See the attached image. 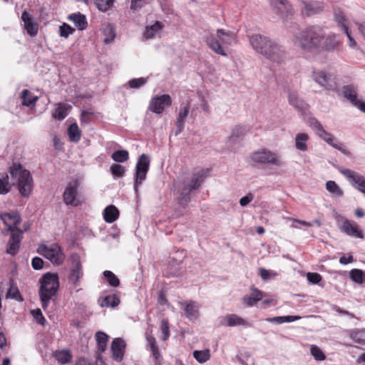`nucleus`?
I'll return each mask as SVG.
<instances>
[{
    "label": "nucleus",
    "mask_w": 365,
    "mask_h": 365,
    "mask_svg": "<svg viewBox=\"0 0 365 365\" xmlns=\"http://www.w3.org/2000/svg\"><path fill=\"white\" fill-rule=\"evenodd\" d=\"M324 39V30L319 26H309L297 33L293 38L294 46L304 52L319 51Z\"/></svg>",
    "instance_id": "nucleus-1"
},
{
    "label": "nucleus",
    "mask_w": 365,
    "mask_h": 365,
    "mask_svg": "<svg viewBox=\"0 0 365 365\" xmlns=\"http://www.w3.org/2000/svg\"><path fill=\"white\" fill-rule=\"evenodd\" d=\"M209 170L202 169L194 173L188 182L179 181L176 183V189L179 194L178 202L182 207H186L190 201V193L192 190L198 189L208 176Z\"/></svg>",
    "instance_id": "nucleus-2"
},
{
    "label": "nucleus",
    "mask_w": 365,
    "mask_h": 365,
    "mask_svg": "<svg viewBox=\"0 0 365 365\" xmlns=\"http://www.w3.org/2000/svg\"><path fill=\"white\" fill-rule=\"evenodd\" d=\"M205 41L214 52L222 56H227L225 48L235 44L237 38L232 31L220 29L216 33L207 35Z\"/></svg>",
    "instance_id": "nucleus-3"
},
{
    "label": "nucleus",
    "mask_w": 365,
    "mask_h": 365,
    "mask_svg": "<svg viewBox=\"0 0 365 365\" xmlns=\"http://www.w3.org/2000/svg\"><path fill=\"white\" fill-rule=\"evenodd\" d=\"M9 173L19 191L23 197H29L33 190V180L30 172L22 168L18 163H14L9 168Z\"/></svg>",
    "instance_id": "nucleus-4"
},
{
    "label": "nucleus",
    "mask_w": 365,
    "mask_h": 365,
    "mask_svg": "<svg viewBox=\"0 0 365 365\" xmlns=\"http://www.w3.org/2000/svg\"><path fill=\"white\" fill-rule=\"evenodd\" d=\"M39 297L43 309H46L51 298L56 295L58 287L59 280L57 274L46 273L40 279Z\"/></svg>",
    "instance_id": "nucleus-5"
},
{
    "label": "nucleus",
    "mask_w": 365,
    "mask_h": 365,
    "mask_svg": "<svg viewBox=\"0 0 365 365\" xmlns=\"http://www.w3.org/2000/svg\"><path fill=\"white\" fill-rule=\"evenodd\" d=\"M252 165H272L280 167L284 165L282 157L278 153L272 152L267 148H260L250 154Z\"/></svg>",
    "instance_id": "nucleus-6"
},
{
    "label": "nucleus",
    "mask_w": 365,
    "mask_h": 365,
    "mask_svg": "<svg viewBox=\"0 0 365 365\" xmlns=\"http://www.w3.org/2000/svg\"><path fill=\"white\" fill-rule=\"evenodd\" d=\"M37 252L54 264H61L65 259L63 250L57 243L51 245L42 244L38 247Z\"/></svg>",
    "instance_id": "nucleus-7"
},
{
    "label": "nucleus",
    "mask_w": 365,
    "mask_h": 365,
    "mask_svg": "<svg viewBox=\"0 0 365 365\" xmlns=\"http://www.w3.org/2000/svg\"><path fill=\"white\" fill-rule=\"evenodd\" d=\"M150 160L148 155L142 154L139 156L135 173L134 190L136 194L138 193L139 186L146 179L149 170Z\"/></svg>",
    "instance_id": "nucleus-8"
},
{
    "label": "nucleus",
    "mask_w": 365,
    "mask_h": 365,
    "mask_svg": "<svg viewBox=\"0 0 365 365\" xmlns=\"http://www.w3.org/2000/svg\"><path fill=\"white\" fill-rule=\"evenodd\" d=\"M312 78L325 90L336 91L337 89L336 77L325 71L314 70L312 72Z\"/></svg>",
    "instance_id": "nucleus-9"
},
{
    "label": "nucleus",
    "mask_w": 365,
    "mask_h": 365,
    "mask_svg": "<svg viewBox=\"0 0 365 365\" xmlns=\"http://www.w3.org/2000/svg\"><path fill=\"white\" fill-rule=\"evenodd\" d=\"M79 183L77 180L70 182L65 188L63 194V202L67 205L78 206L81 201L78 196Z\"/></svg>",
    "instance_id": "nucleus-10"
},
{
    "label": "nucleus",
    "mask_w": 365,
    "mask_h": 365,
    "mask_svg": "<svg viewBox=\"0 0 365 365\" xmlns=\"http://www.w3.org/2000/svg\"><path fill=\"white\" fill-rule=\"evenodd\" d=\"M341 220V223L339 220H337L339 230L347 235L348 236L363 239L364 234L359 229V226L354 222L350 221L344 217H340Z\"/></svg>",
    "instance_id": "nucleus-11"
},
{
    "label": "nucleus",
    "mask_w": 365,
    "mask_h": 365,
    "mask_svg": "<svg viewBox=\"0 0 365 365\" xmlns=\"http://www.w3.org/2000/svg\"><path fill=\"white\" fill-rule=\"evenodd\" d=\"M171 104V97L168 94H163L153 97L150 101L148 108L154 113L161 114L165 108Z\"/></svg>",
    "instance_id": "nucleus-12"
},
{
    "label": "nucleus",
    "mask_w": 365,
    "mask_h": 365,
    "mask_svg": "<svg viewBox=\"0 0 365 365\" xmlns=\"http://www.w3.org/2000/svg\"><path fill=\"white\" fill-rule=\"evenodd\" d=\"M249 39L252 48L257 52L263 56L264 54H267V50L271 46V43H272L269 38L259 34H255L250 36Z\"/></svg>",
    "instance_id": "nucleus-13"
},
{
    "label": "nucleus",
    "mask_w": 365,
    "mask_h": 365,
    "mask_svg": "<svg viewBox=\"0 0 365 365\" xmlns=\"http://www.w3.org/2000/svg\"><path fill=\"white\" fill-rule=\"evenodd\" d=\"M267 52V54H264V56L274 63H282L286 58V53L283 48L274 41Z\"/></svg>",
    "instance_id": "nucleus-14"
},
{
    "label": "nucleus",
    "mask_w": 365,
    "mask_h": 365,
    "mask_svg": "<svg viewBox=\"0 0 365 365\" xmlns=\"http://www.w3.org/2000/svg\"><path fill=\"white\" fill-rule=\"evenodd\" d=\"M71 273L69 274V280L76 286L83 276L82 266L80 257L78 255H72L71 256Z\"/></svg>",
    "instance_id": "nucleus-15"
},
{
    "label": "nucleus",
    "mask_w": 365,
    "mask_h": 365,
    "mask_svg": "<svg viewBox=\"0 0 365 365\" xmlns=\"http://www.w3.org/2000/svg\"><path fill=\"white\" fill-rule=\"evenodd\" d=\"M0 222H2L11 232L20 230L17 226L21 222V217L17 212H7L0 215Z\"/></svg>",
    "instance_id": "nucleus-16"
},
{
    "label": "nucleus",
    "mask_w": 365,
    "mask_h": 365,
    "mask_svg": "<svg viewBox=\"0 0 365 365\" xmlns=\"http://www.w3.org/2000/svg\"><path fill=\"white\" fill-rule=\"evenodd\" d=\"M339 170L347 179L351 186L356 190L365 180V178L362 175L351 169L340 168Z\"/></svg>",
    "instance_id": "nucleus-17"
},
{
    "label": "nucleus",
    "mask_w": 365,
    "mask_h": 365,
    "mask_svg": "<svg viewBox=\"0 0 365 365\" xmlns=\"http://www.w3.org/2000/svg\"><path fill=\"white\" fill-rule=\"evenodd\" d=\"M22 238L23 231L17 230L11 232L6 252L10 255H15L19 252Z\"/></svg>",
    "instance_id": "nucleus-18"
},
{
    "label": "nucleus",
    "mask_w": 365,
    "mask_h": 365,
    "mask_svg": "<svg viewBox=\"0 0 365 365\" xmlns=\"http://www.w3.org/2000/svg\"><path fill=\"white\" fill-rule=\"evenodd\" d=\"M180 307L184 310L187 319L190 321L196 319L199 316V305L192 300L180 302Z\"/></svg>",
    "instance_id": "nucleus-19"
},
{
    "label": "nucleus",
    "mask_w": 365,
    "mask_h": 365,
    "mask_svg": "<svg viewBox=\"0 0 365 365\" xmlns=\"http://www.w3.org/2000/svg\"><path fill=\"white\" fill-rule=\"evenodd\" d=\"M318 136L323 139L331 147L341 152L343 154L346 155H349V151L347 150L346 146L342 143L337 141L331 133H328L324 129L321 130V133L318 135Z\"/></svg>",
    "instance_id": "nucleus-20"
},
{
    "label": "nucleus",
    "mask_w": 365,
    "mask_h": 365,
    "mask_svg": "<svg viewBox=\"0 0 365 365\" xmlns=\"http://www.w3.org/2000/svg\"><path fill=\"white\" fill-rule=\"evenodd\" d=\"M274 11L282 18L292 14V8L287 0H269Z\"/></svg>",
    "instance_id": "nucleus-21"
},
{
    "label": "nucleus",
    "mask_w": 365,
    "mask_h": 365,
    "mask_svg": "<svg viewBox=\"0 0 365 365\" xmlns=\"http://www.w3.org/2000/svg\"><path fill=\"white\" fill-rule=\"evenodd\" d=\"M341 42L335 34L324 35V39L322 42L319 51H334L340 46Z\"/></svg>",
    "instance_id": "nucleus-22"
},
{
    "label": "nucleus",
    "mask_w": 365,
    "mask_h": 365,
    "mask_svg": "<svg viewBox=\"0 0 365 365\" xmlns=\"http://www.w3.org/2000/svg\"><path fill=\"white\" fill-rule=\"evenodd\" d=\"M125 349V343L120 338H115L111 344L113 358L115 361L120 362L123 360Z\"/></svg>",
    "instance_id": "nucleus-23"
},
{
    "label": "nucleus",
    "mask_w": 365,
    "mask_h": 365,
    "mask_svg": "<svg viewBox=\"0 0 365 365\" xmlns=\"http://www.w3.org/2000/svg\"><path fill=\"white\" fill-rule=\"evenodd\" d=\"M21 20L24 24V29L31 36H35L38 30V24L34 21L32 15L24 11L21 14Z\"/></svg>",
    "instance_id": "nucleus-24"
},
{
    "label": "nucleus",
    "mask_w": 365,
    "mask_h": 365,
    "mask_svg": "<svg viewBox=\"0 0 365 365\" xmlns=\"http://www.w3.org/2000/svg\"><path fill=\"white\" fill-rule=\"evenodd\" d=\"M302 13L306 16L318 14L324 9V4L319 1H302Z\"/></svg>",
    "instance_id": "nucleus-25"
},
{
    "label": "nucleus",
    "mask_w": 365,
    "mask_h": 365,
    "mask_svg": "<svg viewBox=\"0 0 365 365\" xmlns=\"http://www.w3.org/2000/svg\"><path fill=\"white\" fill-rule=\"evenodd\" d=\"M190 112V106L189 104H183L182 103L180 106V110L178 113V115L177 117L176 121H175V126H176V130H175V135H179L184 128V123L185 118L187 117Z\"/></svg>",
    "instance_id": "nucleus-26"
},
{
    "label": "nucleus",
    "mask_w": 365,
    "mask_h": 365,
    "mask_svg": "<svg viewBox=\"0 0 365 365\" xmlns=\"http://www.w3.org/2000/svg\"><path fill=\"white\" fill-rule=\"evenodd\" d=\"M289 103L302 114L306 113L309 106L294 92H290L288 95Z\"/></svg>",
    "instance_id": "nucleus-27"
},
{
    "label": "nucleus",
    "mask_w": 365,
    "mask_h": 365,
    "mask_svg": "<svg viewBox=\"0 0 365 365\" xmlns=\"http://www.w3.org/2000/svg\"><path fill=\"white\" fill-rule=\"evenodd\" d=\"M223 324L228 327L242 326L245 327H251L250 323L246 319L235 314H227L223 318Z\"/></svg>",
    "instance_id": "nucleus-28"
},
{
    "label": "nucleus",
    "mask_w": 365,
    "mask_h": 365,
    "mask_svg": "<svg viewBox=\"0 0 365 365\" xmlns=\"http://www.w3.org/2000/svg\"><path fill=\"white\" fill-rule=\"evenodd\" d=\"M264 294L257 289H252L250 295H246L242 298V302L247 307H253L257 302L261 301Z\"/></svg>",
    "instance_id": "nucleus-29"
},
{
    "label": "nucleus",
    "mask_w": 365,
    "mask_h": 365,
    "mask_svg": "<svg viewBox=\"0 0 365 365\" xmlns=\"http://www.w3.org/2000/svg\"><path fill=\"white\" fill-rule=\"evenodd\" d=\"M120 303L119 297L115 294H110L100 297L98 304L101 307H115Z\"/></svg>",
    "instance_id": "nucleus-30"
},
{
    "label": "nucleus",
    "mask_w": 365,
    "mask_h": 365,
    "mask_svg": "<svg viewBox=\"0 0 365 365\" xmlns=\"http://www.w3.org/2000/svg\"><path fill=\"white\" fill-rule=\"evenodd\" d=\"M295 147L302 152H305L308 150L307 143L309 140V136L307 133H299L295 136Z\"/></svg>",
    "instance_id": "nucleus-31"
},
{
    "label": "nucleus",
    "mask_w": 365,
    "mask_h": 365,
    "mask_svg": "<svg viewBox=\"0 0 365 365\" xmlns=\"http://www.w3.org/2000/svg\"><path fill=\"white\" fill-rule=\"evenodd\" d=\"M68 19L73 21L79 30H84L87 27L88 22L86 17L84 14H82L80 12L69 15Z\"/></svg>",
    "instance_id": "nucleus-32"
},
{
    "label": "nucleus",
    "mask_w": 365,
    "mask_h": 365,
    "mask_svg": "<svg viewBox=\"0 0 365 365\" xmlns=\"http://www.w3.org/2000/svg\"><path fill=\"white\" fill-rule=\"evenodd\" d=\"M119 216V211L114 205L106 207L103 211V218L106 222L112 223L115 222Z\"/></svg>",
    "instance_id": "nucleus-33"
},
{
    "label": "nucleus",
    "mask_w": 365,
    "mask_h": 365,
    "mask_svg": "<svg viewBox=\"0 0 365 365\" xmlns=\"http://www.w3.org/2000/svg\"><path fill=\"white\" fill-rule=\"evenodd\" d=\"M71 106L66 103H58L53 113V117L57 120H63L68 114Z\"/></svg>",
    "instance_id": "nucleus-34"
},
{
    "label": "nucleus",
    "mask_w": 365,
    "mask_h": 365,
    "mask_svg": "<svg viewBox=\"0 0 365 365\" xmlns=\"http://www.w3.org/2000/svg\"><path fill=\"white\" fill-rule=\"evenodd\" d=\"M342 91L344 96L353 105L357 103V89L353 85L344 86L342 88Z\"/></svg>",
    "instance_id": "nucleus-35"
},
{
    "label": "nucleus",
    "mask_w": 365,
    "mask_h": 365,
    "mask_svg": "<svg viewBox=\"0 0 365 365\" xmlns=\"http://www.w3.org/2000/svg\"><path fill=\"white\" fill-rule=\"evenodd\" d=\"M163 29V24L160 21H155L154 24L147 26L143 37L145 39H150L158 34Z\"/></svg>",
    "instance_id": "nucleus-36"
},
{
    "label": "nucleus",
    "mask_w": 365,
    "mask_h": 365,
    "mask_svg": "<svg viewBox=\"0 0 365 365\" xmlns=\"http://www.w3.org/2000/svg\"><path fill=\"white\" fill-rule=\"evenodd\" d=\"M53 357L61 364H68L72 359V354L68 350L63 349L53 352Z\"/></svg>",
    "instance_id": "nucleus-37"
},
{
    "label": "nucleus",
    "mask_w": 365,
    "mask_h": 365,
    "mask_svg": "<svg viewBox=\"0 0 365 365\" xmlns=\"http://www.w3.org/2000/svg\"><path fill=\"white\" fill-rule=\"evenodd\" d=\"M96 340L98 350L101 352L105 351L107 348L108 336L106 333L99 331L96 333Z\"/></svg>",
    "instance_id": "nucleus-38"
},
{
    "label": "nucleus",
    "mask_w": 365,
    "mask_h": 365,
    "mask_svg": "<svg viewBox=\"0 0 365 365\" xmlns=\"http://www.w3.org/2000/svg\"><path fill=\"white\" fill-rule=\"evenodd\" d=\"M334 18L336 23L339 26L341 27L344 31L349 29L348 19L343 11L341 10H335Z\"/></svg>",
    "instance_id": "nucleus-39"
},
{
    "label": "nucleus",
    "mask_w": 365,
    "mask_h": 365,
    "mask_svg": "<svg viewBox=\"0 0 365 365\" xmlns=\"http://www.w3.org/2000/svg\"><path fill=\"white\" fill-rule=\"evenodd\" d=\"M68 135L72 142L78 143L81 140V132L76 123L68 127Z\"/></svg>",
    "instance_id": "nucleus-40"
},
{
    "label": "nucleus",
    "mask_w": 365,
    "mask_h": 365,
    "mask_svg": "<svg viewBox=\"0 0 365 365\" xmlns=\"http://www.w3.org/2000/svg\"><path fill=\"white\" fill-rule=\"evenodd\" d=\"M301 319L299 316H282V317H268L265 320L269 322L276 323V324H282L284 322H293L294 321L299 320Z\"/></svg>",
    "instance_id": "nucleus-41"
},
{
    "label": "nucleus",
    "mask_w": 365,
    "mask_h": 365,
    "mask_svg": "<svg viewBox=\"0 0 365 365\" xmlns=\"http://www.w3.org/2000/svg\"><path fill=\"white\" fill-rule=\"evenodd\" d=\"M193 357L197 362L203 364L210 359V351L209 349L195 350L193 351Z\"/></svg>",
    "instance_id": "nucleus-42"
},
{
    "label": "nucleus",
    "mask_w": 365,
    "mask_h": 365,
    "mask_svg": "<svg viewBox=\"0 0 365 365\" xmlns=\"http://www.w3.org/2000/svg\"><path fill=\"white\" fill-rule=\"evenodd\" d=\"M21 98L22 99V104L26 106L34 105L38 100L36 96H31L29 90H24L21 92Z\"/></svg>",
    "instance_id": "nucleus-43"
},
{
    "label": "nucleus",
    "mask_w": 365,
    "mask_h": 365,
    "mask_svg": "<svg viewBox=\"0 0 365 365\" xmlns=\"http://www.w3.org/2000/svg\"><path fill=\"white\" fill-rule=\"evenodd\" d=\"M326 188L330 193L337 197H342L344 195V192L342 191V190L333 180H329L327 182Z\"/></svg>",
    "instance_id": "nucleus-44"
},
{
    "label": "nucleus",
    "mask_w": 365,
    "mask_h": 365,
    "mask_svg": "<svg viewBox=\"0 0 365 365\" xmlns=\"http://www.w3.org/2000/svg\"><path fill=\"white\" fill-rule=\"evenodd\" d=\"M6 297L14 299L18 302L24 301L18 287L13 282L10 285Z\"/></svg>",
    "instance_id": "nucleus-45"
},
{
    "label": "nucleus",
    "mask_w": 365,
    "mask_h": 365,
    "mask_svg": "<svg viewBox=\"0 0 365 365\" xmlns=\"http://www.w3.org/2000/svg\"><path fill=\"white\" fill-rule=\"evenodd\" d=\"M349 337L356 343L365 344V331L362 330L351 331Z\"/></svg>",
    "instance_id": "nucleus-46"
},
{
    "label": "nucleus",
    "mask_w": 365,
    "mask_h": 365,
    "mask_svg": "<svg viewBox=\"0 0 365 365\" xmlns=\"http://www.w3.org/2000/svg\"><path fill=\"white\" fill-rule=\"evenodd\" d=\"M111 158L115 162L124 163L128 160L129 153L125 150H118L112 154Z\"/></svg>",
    "instance_id": "nucleus-47"
},
{
    "label": "nucleus",
    "mask_w": 365,
    "mask_h": 365,
    "mask_svg": "<svg viewBox=\"0 0 365 365\" xmlns=\"http://www.w3.org/2000/svg\"><path fill=\"white\" fill-rule=\"evenodd\" d=\"M11 185L7 175L0 174V195H5L10 191Z\"/></svg>",
    "instance_id": "nucleus-48"
},
{
    "label": "nucleus",
    "mask_w": 365,
    "mask_h": 365,
    "mask_svg": "<svg viewBox=\"0 0 365 365\" xmlns=\"http://www.w3.org/2000/svg\"><path fill=\"white\" fill-rule=\"evenodd\" d=\"M350 279L357 284H362L364 282V272L359 269H353L349 272Z\"/></svg>",
    "instance_id": "nucleus-49"
},
{
    "label": "nucleus",
    "mask_w": 365,
    "mask_h": 365,
    "mask_svg": "<svg viewBox=\"0 0 365 365\" xmlns=\"http://www.w3.org/2000/svg\"><path fill=\"white\" fill-rule=\"evenodd\" d=\"M103 276L108 283L114 287H118L120 284L119 279L111 272V271H104Z\"/></svg>",
    "instance_id": "nucleus-50"
},
{
    "label": "nucleus",
    "mask_w": 365,
    "mask_h": 365,
    "mask_svg": "<svg viewBox=\"0 0 365 365\" xmlns=\"http://www.w3.org/2000/svg\"><path fill=\"white\" fill-rule=\"evenodd\" d=\"M114 0H96L95 4L102 12L107 11L113 4Z\"/></svg>",
    "instance_id": "nucleus-51"
},
{
    "label": "nucleus",
    "mask_w": 365,
    "mask_h": 365,
    "mask_svg": "<svg viewBox=\"0 0 365 365\" xmlns=\"http://www.w3.org/2000/svg\"><path fill=\"white\" fill-rule=\"evenodd\" d=\"M310 352L316 361H324L326 359L324 352L317 345H311Z\"/></svg>",
    "instance_id": "nucleus-52"
},
{
    "label": "nucleus",
    "mask_w": 365,
    "mask_h": 365,
    "mask_svg": "<svg viewBox=\"0 0 365 365\" xmlns=\"http://www.w3.org/2000/svg\"><path fill=\"white\" fill-rule=\"evenodd\" d=\"M75 29L66 23H63L59 27V35L63 38H68L69 35L72 34Z\"/></svg>",
    "instance_id": "nucleus-53"
},
{
    "label": "nucleus",
    "mask_w": 365,
    "mask_h": 365,
    "mask_svg": "<svg viewBox=\"0 0 365 365\" xmlns=\"http://www.w3.org/2000/svg\"><path fill=\"white\" fill-rule=\"evenodd\" d=\"M125 168L119 164H113L110 167V172L115 177L123 178L125 175Z\"/></svg>",
    "instance_id": "nucleus-54"
},
{
    "label": "nucleus",
    "mask_w": 365,
    "mask_h": 365,
    "mask_svg": "<svg viewBox=\"0 0 365 365\" xmlns=\"http://www.w3.org/2000/svg\"><path fill=\"white\" fill-rule=\"evenodd\" d=\"M308 124L309 127L315 130V133L317 135L321 133V130H324L321 123L315 118H310L308 120Z\"/></svg>",
    "instance_id": "nucleus-55"
},
{
    "label": "nucleus",
    "mask_w": 365,
    "mask_h": 365,
    "mask_svg": "<svg viewBox=\"0 0 365 365\" xmlns=\"http://www.w3.org/2000/svg\"><path fill=\"white\" fill-rule=\"evenodd\" d=\"M147 83V78H133L129 81L128 84L129 86L132 88H139L144 86Z\"/></svg>",
    "instance_id": "nucleus-56"
},
{
    "label": "nucleus",
    "mask_w": 365,
    "mask_h": 365,
    "mask_svg": "<svg viewBox=\"0 0 365 365\" xmlns=\"http://www.w3.org/2000/svg\"><path fill=\"white\" fill-rule=\"evenodd\" d=\"M160 329L163 333V340L165 341L170 336L169 324L165 320L161 322Z\"/></svg>",
    "instance_id": "nucleus-57"
},
{
    "label": "nucleus",
    "mask_w": 365,
    "mask_h": 365,
    "mask_svg": "<svg viewBox=\"0 0 365 365\" xmlns=\"http://www.w3.org/2000/svg\"><path fill=\"white\" fill-rule=\"evenodd\" d=\"M31 313H32L34 319L36 320V322L38 323H39L40 324L44 325V324L46 322V319H45L44 317L43 316L41 309H37L36 310H33L31 312Z\"/></svg>",
    "instance_id": "nucleus-58"
},
{
    "label": "nucleus",
    "mask_w": 365,
    "mask_h": 365,
    "mask_svg": "<svg viewBox=\"0 0 365 365\" xmlns=\"http://www.w3.org/2000/svg\"><path fill=\"white\" fill-rule=\"evenodd\" d=\"M307 277L308 281L312 284H318L322 280V276L315 272H308Z\"/></svg>",
    "instance_id": "nucleus-59"
},
{
    "label": "nucleus",
    "mask_w": 365,
    "mask_h": 365,
    "mask_svg": "<svg viewBox=\"0 0 365 365\" xmlns=\"http://www.w3.org/2000/svg\"><path fill=\"white\" fill-rule=\"evenodd\" d=\"M32 267L36 270H39L43 268V261L38 257H35L31 261Z\"/></svg>",
    "instance_id": "nucleus-60"
},
{
    "label": "nucleus",
    "mask_w": 365,
    "mask_h": 365,
    "mask_svg": "<svg viewBox=\"0 0 365 365\" xmlns=\"http://www.w3.org/2000/svg\"><path fill=\"white\" fill-rule=\"evenodd\" d=\"M92 118H93L92 112H90L88 110H83L81 115V121L82 123H88L92 120Z\"/></svg>",
    "instance_id": "nucleus-61"
},
{
    "label": "nucleus",
    "mask_w": 365,
    "mask_h": 365,
    "mask_svg": "<svg viewBox=\"0 0 365 365\" xmlns=\"http://www.w3.org/2000/svg\"><path fill=\"white\" fill-rule=\"evenodd\" d=\"M145 4V0H131L130 9L131 10H139L141 9Z\"/></svg>",
    "instance_id": "nucleus-62"
},
{
    "label": "nucleus",
    "mask_w": 365,
    "mask_h": 365,
    "mask_svg": "<svg viewBox=\"0 0 365 365\" xmlns=\"http://www.w3.org/2000/svg\"><path fill=\"white\" fill-rule=\"evenodd\" d=\"M253 198V195L252 193H248L247 195L240 200V204L242 207H245L252 201Z\"/></svg>",
    "instance_id": "nucleus-63"
},
{
    "label": "nucleus",
    "mask_w": 365,
    "mask_h": 365,
    "mask_svg": "<svg viewBox=\"0 0 365 365\" xmlns=\"http://www.w3.org/2000/svg\"><path fill=\"white\" fill-rule=\"evenodd\" d=\"M147 345L149 346L150 350L158 347L156 345L155 339L150 334H146Z\"/></svg>",
    "instance_id": "nucleus-64"
}]
</instances>
